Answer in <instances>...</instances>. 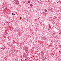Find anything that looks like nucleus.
<instances>
[{
  "instance_id": "nucleus-1",
  "label": "nucleus",
  "mask_w": 61,
  "mask_h": 61,
  "mask_svg": "<svg viewBox=\"0 0 61 61\" xmlns=\"http://www.w3.org/2000/svg\"><path fill=\"white\" fill-rule=\"evenodd\" d=\"M45 12H47V10H46V9H45Z\"/></svg>"
},
{
  "instance_id": "nucleus-2",
  "label": "nucleus",
  "mask_w": 61,
  "mask_h": 61,
  "mask_svg": "<svg viewBox=\"0 0 61 61\" xmlns=\"http://www.w3.org/2000/svg\"><path fill=\"white\" fill-rule=\"evenodd\" d=\"M13 14H13V13H12V15H13Z\"/></svg>"
},
{
  "instance_id": "nucleus-3",
  "label": "nucleus",
  "mask_w": 61,
  "mask_h": 61,
  "mask_svg": "<svg viewBox=\"0 0 61 61\" xmlns=\"http://www.w3.org/2000/svg\"><path fill=\"white\" fill-rule=\"evenodd\" d=\"M14 15H15V14H14Z\"/></svg>"
},
{
  "instance_id": "nucleus-4",
  "label": "nucleus",
  "mask_w": 61,
  "mask_h": 61,
  "mask_svg": "<svg viewBox=\"0 0 61 61\" xmlns=\"http://www.w3.org/2000/svg\"><path fill=\"white\" fill-rule=\"evenodd\" d=\"M33 43H35V42H33Z\"/></svg>"
},
{
  "instance_id": "nucleus-5",
  "label": "nucleus",
  "mask_w": 61,
  "mask_h": 61,
  "mask_svg": "<svg viewBox=\"0 0 61 61\" xmlns=\"http://www.w3.org/2000/svg\"><path fill=\"white\" fill-rule=\"evenodd\" d=\"M1 49H3V48H1Z\"/></svg>"
},
{
  "instance_id": "nucleus-6",
  "label": "nucleus",
  "mask_w": 61,
  "mask_h": 61,
  "mask_svg": "<svg viewBox=\"0 0 61 61\" xmlns=\"http://www.w3.org/2000/svg\"><path fill=\"white\" fill-rule=\"evenodd\" d=\"M6 57H8L7 56H6Z\"/></svg>"
},
{
  "instance_id": "nucleus-7",
  "label": "nucleus",
  "mask_w": 61,
  "mask_h": 61,
  "mask_svg": "<svg viewBox=\"0 0 61 61\" xmlns=\"http://www.w3.org/2000/svg\"><path fill=\"white\" fill-rule=\"evenodd\" d=\"M32 44H34V43H32Z\"/></svg>"
},
{
  "instance_id": "nucleus-8",
  "label": "nucleus",
  "mask_w": 61,
  "mask_h": 61,
  "mask_svg": "<svg viewBox=\"0 0 61 61\" xmlns=\"http://www.w3.org/2000/svg\"><path fill=\"white\" fill-rule=\"evenodd\" d=\"M4 49H5V48H4Z\"/></svg>"
},
{
  "instance_id": "nucleus-9",
  "label": "nucleus",
  "mask_w": 61,
  "mask_h": 61,
  "mask_svg": "<svg viewBox=\"0 0 61 61\" xmlns=\"http://www.w3.org/2000/svg\"><path fill=\"white\" fill-rule=\"evenodd\" d=\"M25 60H26V59H25Z\"/></svg>"
}]
</instances>
